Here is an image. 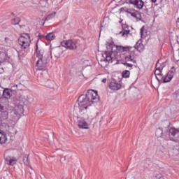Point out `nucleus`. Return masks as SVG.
<instances>
[{
    "instance_id": "obj_1",
    "label": "nucleus",
    "mask_w": 179,
    "mask_h": 179,
    "mask_svg": "<svg viewBox=\"0 0 179 179\" xmlns=\"http://www.w3.org/2000/svg\"><path fill=\"white\" fill-rule=\"evenodd\" d=\"M99 97L97 91L90 90L87 94H81L78 99L80 113L81 115L87 113V107L92 106L93 103H97Z\"/></svg>"
},
{
    "instance_id": "obj_2",
    "label": "nucleus",
    "mask_w": 179,
    "mask_h": 179,
    "mask_svg": "<svg viewBox=\"0 0 179 179\" xmlns=\"http://www.w3.org/2000/svg\"><path fill=\"white\" fill-rule=\"evenodd\" d=\"M113 48H114V43H108L106 44V48L108 51H106V52L104 53V55L106 57V61H107L108 62L113 63L114 62V61H115V59H117V58L114 57V55H115V52L113 51Z\"/></svg>"
},
{
    "instance_id": "obj_3",
    "label": "nucleus",
    "mask_w": 179,
    "mask_h": 179,
    "mask_svg": "<svg viewBox=\"0 0 179 179\" xmlns=\"http://www.w3.org/2000/svg\"><path fill=\"white\" fill-rule=\"evenodd\" d=\"M30 43H31V41L30 40L29 34H22L18 39V44H20L21 48L24 50L27 48V47H30Z\"/></svg>"
},
{
    "instance_id": "obj_4",
    "label": "nucleus",
    "mask_w": 179,
    "mask_h": 179,
    "mask_svg": "<svg viewBox=\"0 0 179 179\" xmlns=\"http://www.w3.org/2000/svg\"><path fill=\"white\" fill-rule=\"evenodd\" d=\"M48 64V59L47 57L38 59L36 64V71H44Z\"/></svg>"
},
{
    "instance_id": "obj_5",
    "label": "nucleus",
    "mask_w": 179,
    "mask_h": 179,
    "mask_svg": "<svg viewBox=\"0 0 179 179\" xmlns=\"http://www.w3.org/2000/svg\"><path fill=\"white\" fill-rule=\"evenodd\" d=\"M169 134V127H164V129L158 128L155 131V135L157 138H163L166 139V136Z\"/></svg>"
},
{
    "instance_id": "obj_6",
    "label": "nucleus",
    "mask_w": 179,
    "mask_h": 179,
    "mask_svg": "<svg viewBox=\"0 0 179 179\" xmlns=\"http://www.w3.org/2000/svg\"><path fill=\"white\" fill-rule=\"evenodd\" d=\"M61 45L62 47H65V48H69V50H76V43L72 40L63 41Z\"/></svg>"
},
{
    "instance_id": "obj_7",
    "label": "nucleus",
    "mask_w": 179,
    "mask_h": 179,
    "mask_svg": "<svg viewBox=\"0 0 179 179\" xmlns=\"http://www.w3.org/2000/svg\"><path fill=\"white\" fill-rule=\"evenodd\" d=\"M5 161L8 166H15L17 163V158L16 157L7 156L5 158Z\"/></svg>"
},
{
    "instance_id": "obj_8",
    "label": "nucleus",
    "mask_w": 179,
    "mask_h": 179,
    "mask_svg": "<svg viewBox=\"0 0 179 179\" xmlns=\"http://www.w3.org/2000/svg\"><path fill=\"white\" fill-rule=\"evenodd\" d=\"M130 3L134 5L137 9H142L145 6V3L142 0H130Z\"/></svg>"
},
{
    "instance_id": "obj_9",
    "label": "nucleus",
    "mask_w": 179,
    "mask_h": 179,
    "mask_svg": "<svg viewBox=\"0 0 179 179\" xmlns=\"http://www.w3.org/2000/svg\"><path fill=\"white\" fill-rule=\"evenodd\" d=\"M36 58L38 59L40 58H47L44 56V50L38 48V40L36 41Z\"/></svg>"
},
{
    "instance_id": "obj_10",
    "label": "nucleus",
    "mask_w": 179,
    "mask_h": 179,
    "mask_svg": "<svg viewBox=\"0 0 179 179\" xmlns=\"http://www.w3.org/2000/svg\"><path fill=\"white\" fill-rule=\"evenodd\" d=\"M78 127L80 129H89V124L83 119H80L78 121Z\"/></svg>"
},
{
    "instance_id": "obj_11",
    "label": "nucleus",
    "mask_w": 179,
    "mask_h": 179,
    "mask_svg": "<svg viewBox=\"0 0 179 179\" xmlns=\"http://www.w3.org/2000/svg\"><path fill=\"white\" fill-rule=\"evenodd\" d=\"M13 94L11 89L6 88L3 91V99H6V100L10 99Z\"/></svg>"
},
{
    "instance_id": "obj_12",
    "label": "nucleus",
    "mask_w": 179,
    "mask_h": 179,
    "mask_svg": "<svg viewBox=\"0 0 179 179\" xmlns=\"http://www.w3.org/2000/svg\"><path fill=\"white\" fill-rule=\"evenodd\" d=\"M121 87H122V85L120 83L111 82L109 84V89H110V90H115V91L120 90Z\"/></svg>"
},
{
    "instance_id": "obj_13",
    "label": "nucleus",
    "mask_w": 179,
    "mask_h": 179,
    "mask_svg": "<svg viewBox=\"0 0 179 179\" xmlns=\"http://www.w3.org/2000/svg\"><path fill=\"white\" fill-rule=\"evenodd\" d=\"M134 48L136 50H137V51H138L139 52H142V51H143V50H145V45H143V43H142V41H138L135 46Z\"/></svg>"
},
{
    "instance_id": "obj_14",
    "label": "nucleus",
    "mask_w": 179,
    "mask_h": 179,
    "mask_svg": "<svg viewBox=\"0 0 179 179\" xmlns=\"http://www.w3.org/2000/svg\"><path fill=\"white\" fill-rule=\"evenodd\" d=\"M6 141H8V137L3 131L0 130V143L2 145L3 143H6Z\"/></svg>"
},
{
    "instance_id": "obj_15",
    "label": "nucleus",
    "mask_w": 179,
    "mask_h": 179,
    "mask_svg": "<svg viewBox=\"0 0 179 179\" xmlns=\"http://www.w3.org/2000/svg\"><path fill=\"white\" fill-rule=\"evenodd\" d=\"M43 85L49 89H54V86H55V83L54 81H52L51 80H47L46 81H45Z\"/></svg>"
},
{
    "instance_id": "obj_16",
    "label": "nucleus",
    "mask_w": 179,
    "mask_h": 179,
    "mask_svg": "<svg viewBox=\"0 0 179 179\" xmlns=\"http://www.w3.org/2000/svg\"><path fill=\"white\" fill-rule=\"evenodd\" d=\"M23 111H24V109H23L22 105H17L15 106V114L20 115L21 114H23Z\"/></svg>"
},
{
    "instance_id": "obj_17",
    "label": "nucleus",
    "mask_w": 179,
    "mask_h": 179,
    "mask_svg": "<svg viewBox=\"0 0 179 179\" xmlns=\"http://www.w3.org/2000/svg\"><path fill=\"white\" fill-rule=\"evenodd\" d=\"M0 113H2L6 117L8 115V106L0 105Z\"/></svg>"
},
{
    "instance_id": "obj_18",
    "label": "nucleus",
    "mask_w": 179,
    "mask_h": 179,
    "mask_svg": "<svg viewBox=\"0 0 179 179\" xmlns=\"http://www.w3.org/2000/svg\"><path fill=\"white\" fill-rule=\"evenodd\" d=\"M53 54L55 55V57H56V58H59V57L62 55V50L59 48H57L54 50Z\"/></svg>"
},
{
    "instance_id": "obj_19",
    "label": "nucleus",
    "mask_w": 179,
    "mask_h": 179,
    "mask_svg": "<svg viewBox=\"0 0 179 179\" xmlns=\"http://www.w3.org/2000/svg\"><path fill=\"white\" fill-rule=\"evenodd\" d=\"M159 64H156V70H155V76H158V75H160V73H163V66H162V67H157V66H158Z\"/></svg>"
},
{
    "instance_id": "obj_20",
    "label": "nucleus",
    "mask_w": 179,
    "mask_h": 179,
    "mask_svg": "<svg viewBox=\"0 0 179 179\" xmlns=\"http://www.w3.org/2000/svg\"><path fill=\"white\" fill-rule=\"evenodd\" d=\"M116 49L117 50V51L124 52V51H128L129 50V47L116 46Z\"/></svg>"
},
{
    "instance_id": "obj_21",
    "label": "nucleus",
    "mask_w": 179,
    "mask_h": 179,
    "mask_svg": "<svg viewBox=\"0 0 179 179\" xmlns=\"http://www.w3.org/2000/svg\"><path fill=\"white\" fill-rule=\"evenodd\" d=\"M129 33H131L129 29H123L122 31L120 32V34H122V37H128Z\"/></svg>"
},
{
    "instance_id": "obj_22",
    "label": "nucleus",
    "mask_w": 179,
    "mask_h": 179,
    "mask_svg": "<svg viewBox=\"0 0 179 179\" xmlns=\"http://www.w3.org/2000/svg\"><path fill=\"white\" fill-rule=\"evenodd\" d=\"M55 15H57V12H54L53 13L49 14L45 19V22L48 20H51V19L55 17Z\"/></svg>"
},
{
    "instance_id": "obj_23",
    "label": "nucleus",
    "mask_w": 179,
    "mask_h": 179,
    "mask_svg": "<svg viewBox=\"0 0 179 179\" xmlns=\"http://www.w3.org/2000/svg\"><path fill=\"white\" fill-rule=\"evenodd\" d=\"M45 38L46 40H48V41H52V40L55 38V36L54 35V34L50 33L46 36Z\"/></svg>"
},
{
    "instance_id": "obj_24",
    "label": "nucleus",
    "mask_w": 179,
    "mask_h": 179,
    "mask_svg": "<svg viewBox=\"0 0 179 179\" xmlns=\"http://www.w3.org/2000/svg\"><path fill=\"white\" fill-rule=\"evenodd\" d=\"M171 79H173L171 76H170L169 73H167V75L164 78V83H169V82L171 81Z\"/></svg>"
},
{
    "instance_id": "obj_25",
    "label": "nucleus",
    "mask_w": 179,
    "mask_h": 179,
    "mask_svg": "<svg viewBox=\"0 0 179 179\" xmlns=\"http://www.w3.org/2000/svg\"><path fill=\"white\" fill-rule=\"evenodd\" d=\"M0 106H8V99L6 98H0Z\"/></svg>"
},
{
    "instance_id": "obj_26",
    "label": "nucleus",
    "mask_w": 179,
    "mask_h": 179,
    "mask_svg": "<svg viewBox=\"0 0 179 179\" xmlns=\"http://www.w3.org/2000/svg\"><path fill=\"white\" fill-rule=\"evenodd\" d=\"M174 73H176V67L173 66L171 67V70L168 72V75H169L171 78H173Z\"/></svg>"
},
{
    "instance_id": "obj_27",
    "label": "nucleus",
    "mask_w": 179,
    "mask_h": 179,
    "mask_svg": "<svg viewBox=\"0 0 179 179\" xmlns=\"http://www.w3.org/2000/svg\"><path fill=\"white\" fill-rule=\"evenodd\" d=\"M20 23V17H15L11 20V24H14L16 26V24H19Z\"/></svg>"
},
{
    "instance_id": "obj_28",
    "label": "nucleus",
    "mask_w": 179,
    "mask_h": 179,
    "mask_svg": "<svg viewBox=\"0 0 179 179\" xmlns=\"http://www.w3.org/2000/svg\"><path fill=\"white\" fill-rule=\"evenodd\" d=\"M123 78H129V75H131V72L128 70H125L122 73Z\"/></svg>"
},
{
    "instance_id": "obj_29",
    "label": "nucleus",
    "mask_w": 179,
    "mask_h": 179,
    "mask_svg": "<svg viewBox=\"0 0 179 179\" xmlns=\"http://www.w3.org/2000/svg\"><path fill=\"white\" fill-rule=\"evenodd\" d=\"M155 77L158 82H162V80H163V79L164 78V76H163V73L158 74V76Z\"/></svg>"
},
{
    "instance_id": "obj_30",
    "label": "nucleus",
    "mask_w": 179,
    "mask_h": 179,
    "mask_svg": "<svg viewBox=\"0 0 179 179\" xmlns=\"http://www.w3.org/2000/svg\"><path fill=\"white\" fill-rule=\"evenodd\" d=\"M23 162L24 164H26L27 166L29 164V156L25 155L23 158Z\"/></svg>"
},
{
    "instance_id": "obj_31",
    "label": "nucleus",
    "mask_w": 179,
    "mask_h": 179,
    "mask_svg": "<svg viewBox=\"0 0 179 179\" xmlns=\"http://www.w3.org/2000/svg\"><path fill=\"white\" fill-rule=\"evenodd\" d=\"M128 57L131 62H133L134 64H136V60L134 59V57H132V55H129Z\"/></svg>"
},
{
    "instance_id": "obj_32",
    "label": "nucleus",
    "mask_w": 179,
    "mask_h": 179,
    "mask_svg": "<svg viewBox=\"0 0 179 179\" xmlns=\"http://www.w3.org/2000/svg\"><path fill=\"white\" fill-rule=\"evenodd\" d=\"M145 27H143L141 29V37H143L145 36Z\"/></svg>"
},
{
    "instance_id": "obj_33",
    "label": "nucleus",
    "mask_w": 179,
    "mask_h": 179,
    "mask_svg": "<svg viewBox=\"0 0 179 179\" xmlns=\"http://www.w3.org/2000/svg\"><path fill=\"white\" fill-rule=\"evenodd\" d=\"M124 59H126V61H127V62H129V61H131L130 59H129V57L128 56H126V57H124Z\"/></svg>"
},
{
    "instance_id": "obj_34",
    "label": "nucleus",
    "mask_w": 179,
    "mask_h": 179,
    "mask_svg": "<svg viewBox=\"0 0 179 179\" xmlns=\"http://www.w3.org/2000/svg\"><path fill=\"white\" fill-rule=\"evenodd\" d=\"M129 68H132V66H134V65L132 64H129L127 63V66Z\"/></svg>"
},
{
    "instance_id": "obj_35",
    "label": "nucleus",
    "mask_w": 179,
    "mask_h": 179,
    "mask_svg": "<svg viewBox=\"0 0 179 179\" xmlns=\"http://www.w3.org/2000/svg\"><path fill=\"white\" fill-rule=\"evenodd\" d=\"M106 82H107V78H103L102 80V83H106Z\"/></svg>"
},
{
    "instance_id": "obj_36",
    "label": "nucleus",
    "mask_w": 179,
    "mask_h": 179,
    "mask_svg": "<svg viewBox=\"0 0 179 179\" xmlns=\"http://www.w3.org/2000/svg\"><path fill=\"white\" fill-rule=\"evenodd\" d=\"M123 65H124V66H127L128 65V63L124 62V63H123Z\"/></svg>"
},
{
    "instance_id": "obj_37",
    "label": "nucleus",
    "mask_w": 179,
    "mask_h": 179,
    "mask_svg": "<svg viewBox=\"0 0 179 179\" xmlns=\"http://www.w3.org/2000/svg\"><path fill=\"white\" fill-rule=\"evenodd\" d=\"M153 3H155L156 1L157 0H151Z\"/></svg>"
},
{
    "instance_id": "obj_38",
    "label": "nucleus",
    "mask_w": 179,
    "mask_h": 179,
    "mask_svg": "<svg viewBox=\"0 0 179 179\" xmlns=\"http://www.w3.org/2000/svg\"><path fill=\"white\" fill-rule=\"evenodd\" d=\"M176 96L178 98V100H179V94H176Z\"/></svg>"
},
{
    "instance_id": "obj_39",
    "label": "nucleus",
    "mask_w": 179,
    "mask_h": 179,
    "mask_svg": "<svg viewBox=\"0 0 179 179\" xmlns=\"http://www.w3.org/2000/svg\"><path fill=\"white\" fill-rule=\"evenodd\" d=\"M131 16H134V17H135V15H134V14H131Z\"/></svg>"
},
{
    "instance_id": "obj_40",
    "label": "nucleus",
    "mask_w": 179,
    "mask_h": 179,
    "mask_svg": "<svg viewBox=\"0 0 179 179\" xmlns=\"http://www.w3.org/2000/svg\"><path fill=\"white\" fill-rule=\"evenodd\" d=\"M16 87H17H17H19V85H16Z\"/></svg>"
},
{
    "instance_id": "obj_41",
    "label": "nucleus",
    "mask_w": 179,
    "mask_h": 179,
    "mask_svg": "<svg viewBox=\"0 0 179 179\" xmlns=\"http://www.w3.org/2000/svg\"><path fill=\"white\" fill-rule=\"evenodd\" d=\"M159 178H160V179H163V178H162V176H159Z\"/></svg>"
},
{
    "instance_id": "obj_42",
    "label": "nucleus",
    "mask_w": 179,
    "mask_h": 179,
    "mask_svg": "<svg viewBox=\"0 0 179 179\" xmlns=\"http://www.w3.org/2000/svg\"><path fill=\"white\" fill-rule=\"evenodd\" d=\"M122 9H124V8H120V10H122Z\"/></svg>"
},
{
    "instance_id": "obj_43",
    "label": "nucleus",
    "mask_w": 179,
    "mask_h": 179,
    "mask_svg": "<svg viewBox=\"0 0 179 179\" xmlns=\"http://www.w3.org/2000/svg\"><path fill=\"white\" fill-rule=\"evenodd\" d=\"M45 2H48V0H45Z\"/></svg>"
},
{
    "instance_id": "obj_44",
    "label": "nucleus",
    "mask_w": 179,
    "mask_h": 179,
    "mask_svg": "<svg viewBox=\"0 0 179 179\" xmlns=\"http://www.w3.org/2000/svg\"><path fill=\"white\" fill-rule=\"evenodd\" d=\"M178 23H179V18L178 19Z\"/></svg>"
},
{
    "instance_id": "obj_45",
    "label": "nucleus",
    "mask_w": 179,
    "mask_h": 179,
    "mask_svg": "<svg viewBox=\"0 0 179 179\" xmlns=\"http://www.w3.org/2000/svg\"><path fill=\"white\" fill-rule=\"evenodd\" d=\"M12 15H14L13 13H12Z\"/></svg>"
}]
</instances>
